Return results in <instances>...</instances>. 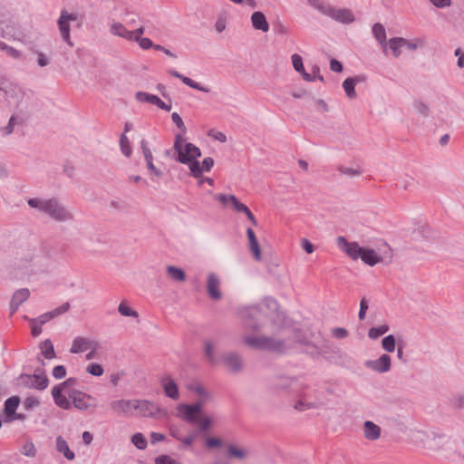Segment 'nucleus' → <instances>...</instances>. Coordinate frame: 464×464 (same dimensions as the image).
Masks as SVG:
<instances>
[{
	"mask_svg": "<svg viewBox=\"0 0 464 464\" xmlns=\"http://www.w3.org/2000/svg\"><path fill=\"white\" fill-rule=\"evenodd\" d=\"M408 438L415 446L431 451L442 450L450 440L445 433L420 429L409 430Z\"/></svg>",
	"mask_w": 464,
	"mask_h": 464,
	"instance_id": "f257e3e1",
	"label": "nucleus"
},
{
	"mask_svg": "<svg viewBox=\"0 0 464 464\" xmlns=\"http://www.w3.org/2000/svg\"><path fill=\"white\" fill-rule=\"evenodd\" d=\"M173 150V160L179 163H189L192 160H198L202 155L200 149L191 142H187L182 133L175 135Z\"/></svg>",
	"mask_w": 464,
	"mask_h": 464,
	"instance_id": "f03ea898",
	"label": "nucleus"
},
{
	"mask_svg": "<svg viewBox=\"0 0 464 464\" xmlns=\"http://www.w3.org/2000/svg\"><path fill=\"white\" fill-rule=\"evenodd\" d=\"M244 343L256 350L266 352L283 353L285 349L284 340H276L266 335H248L244 338Z\"/></svg>",
	"mask_w": 464,
	"mask_h": 464,
	"instance_id": "7ed1b4c3",
	"label": "nucleus"
},
{
	"mask_svg": "<svg viewBox=\"0 0 464 464\" xmlns=\"http://www.w3.org/2000/svg\"><path fill=\"white\" fill-rule=\"evenodd\" d=\"M244 325L252 331H259L267 321V314L260 304L246 307L241 312Z\"/></svg>",
	"mask_w": 464,
	"mask_h": 464,
	"instance_id": "20e7f679",
	"label": "nucleus"
},
{
	"mask_svg": "<svg viewBox=\"0 0 464 464\" xmlns=\"http://www.w3.org/2000/svg\"><path fill=\"white\" fill-rule=\"evenodd\" d=\"M176 415L191 424L198 426L202 431L208 430L212 423L210 417L203 412L202 408H178Z\"/></svg>",
	"mask_w": 464,
	"mask_h": 464,
	"instance_id": "39448f33",
	"label": "nucleus"
},
{
	"mask_svg": "<svg viewBox=\"0 0 464 464\" xmlns=\"http://www.w3.org/2000/svg\"><path fill=\"white\" fill-rule=\"evenodd\" d=\"M78 384V379L75 377H69L63 382L54 385L52 388V396L56 406H71V401L64 394L72 387Z\"/></svg>",
	"mask_w": 464,
	"mask_h": 464,
	"instance_id": "423d86ee",
	"label": "nucleus"
},
{
	"mask_svg": "<svg viewBox=\"0 0 464 464\" xmlns=\"http://www.w3.org/2000/svg\"><path fill=\"white\" fill-rule=\"evenodd\" d=\"M78 16L75 13H69L66 9H63L60 17L57 20V25L61 33L62 39L70 46H73L71 41V26L70 22L77 20Z\"/></svg>",
	"mask_w": 464,
	"mask_h": 464,
	"instance_id": "0eeeda50",
	"label": "nucleus"
},
{
	"mask_svg": "<svg viewBox=\"0 0 464 464\" xmlns=\"http://www.w3.org/2000/svg\"><path fill=\"white\" fill-rule=\"evenodd\" d=\"M291 61L294 69L299 72L303 79L306 82H314L315 80H319L320 82H324V76L320 73V68L318 65H314L312 67V72L314 76L309 75V73L305 71L303 58L298 53H294L291 56Z\"/></svg>",
	"mask_w": 464,
	"mask_h": 464,
	"instance_id": "6e6552de",
	"label": "nucleus"
},
{
	"mask_svg": "<svg viewBox=\"0 0 464 464\" xmlns=\"http://www.w3.org/2000/svg\"><path fill=\"white\" fill-rule=\"evenodd\" d=\"M44 208V213L56 221L63 222L73 218L72 215L56 198H49Z\"/></svg>",
	"mask_w": 464,
	"mask_h": 464,
	"instance_id": "1a4fd4ad",
	"label": "nucleus"
},
{
	"mask_svg": "<svg viewBox=\"0 0 464 464\" xmlns=\"http://www.w3.org/2000/svg\"><path fill=\"white\" fill-rule=\"evenodd\" d=\"M338 247L353 260L360 259L363 246H361L356 241H349L343 236H338L336 238Z\"/></svg>",
	"mask_w": 464,
	"mask_h": 464,
	"instance_id": "9d476101",
	"label": "nucleus"
},
{
	"mask_svg": "<svg viewBox=\"0 0 464 464\" xmlns=\"http://www.w3.org/2000/svg\"><path fill=\"white\" fill-rule=\"evenodd\" d=\"M324 15L331 17L332 19L344 24H349L354 22L355 17L353 14V12L350 9L347 8H335L334 6H332L329 5L328 7H326V11L324 12Z\"/></svg>",
	"mask_w": 464,
	"mask_h": 464,
	"instance_id": "9b49d317",
	"label": "nucleus"
},
{
	"mask_svg": "<svg viewBox=\"0 0 464 464\" xmlns=\"http://www.w3.org/2000/svg\"><path fill=\"white\" fill-rule=\"evenodd\" d=\"M363 364L367 369H370L373 372L385 373L391 370L392 358L389 354L382 353L378 359L367 360Z\"/></svg>",
	"mask_w": 464,
	"mask_h": 464,
	"instance_id": "f8f14e48",
	"label": "nucleus"
},
{
	"mask_svg": "<svg viewBox=\"0 0 464 464\" xmlns=\"http://www.w3.org/2000/svg\"><path fill=\"white\" fill-rule=\"evenodd\" d=\"M220 360L232 373H238L243 370V360L236 352L224 353Z\"/></svg>",
	"mask_w": 464,
	"mask_h": 464,
	"instance_id": "ddd939ff",
	"label": "nucleus"
},
{
	"mask_svg": "<svg viewBox=\"0 0 464 464\" xmlns=\"http://www.w3.org/2000/svg\"><path fill=\"white\" fill-rule=\"evenodd\" d=\"M135 98L140 102H146L157 106L165 111H171V104L163 102L158 95L139 91L135 93Z\"/></svg>",
	"mask_w": 464,
	"mask_h": 464,
	"instance_id": "4468645a",
	"label": "nucleus"
},
{
	"mask_svg": "<svg viewBox=\"0 0 464 464\" xmlns=\"http://www.w3.org/2000/svg\"><path fill=\"white\" fill-rule=\"evenodd\" d=\"M298 379L295 376L278 375L273 381V388L276 391L294 392L298 389Z\"/></svg>",
	"mask_w": 464,
	"mask_h": 464,
	"instance_id": "2eb2a0df",
	"label": "nucleus"
},
{
	"mask_svg": "<svg viewBox=\"0 0 464 464\" xmlns=\"http://www.w3.org/2000/svg\"><path fill=\"white\" fill-rule=\"evenodd\" d=\"M206 288L207 294L210 299L218 301L222 298V293L220 291V280L216 274L210 273L208 276Z\"/></svg>",
	"mask_w": 464,
	"mask_h": 464,
	"instance_id": "dca6fc26",
	"label": "nucleus"
},
{
	"mask_svg": "<svg viewBox=\"0 0 464 464\" xmlns=\"http://www.w3.org/2000/svg\"><path fill=\"white\" fill-rule=\"evenodd\" d=\"M67 398L71 401V406H96L95 402L88 403L84 401L85 399L94 401V399L88 393L76 389H71L67 392Z\"/></svg>",
	"mask_w": 464,
	"mask_h": 464,
	"instance_id": "f3484780",
	"label": "nucleus"
},
{
	"mask_svg": "<svg viewBox=\"0 0 464 464\" xmlns=\"http://www.w3.org/2000/svg\"><path fill=\"white\" fill-rule=\"evenodd\" d=\"M246 234L248 241L249 251L253 255L255 260L260 261L262 259V249L255 231L251 227H247Z\"/></svg>",
	"mask_w": 464,
	"mask_h": 464,
	"instance_id": "a211bd4d",
	"label": "nucleus"
},
{
	"mask_svg": "<svg viewBox=\"0 0 464 464\" xmlns=\"http://www.w3.org/2000/svg\"><path fill=\"white\" fill-rule=\"evenodd\" d=\"M190 390L198 395V400L193 403L180 402L177 406H204L209 401L210 393L202 385H191Z\"/></svg>",
	"mask_w": 464,
	"mask_h": 464,
	"instance_id": "6ab92c4d",
	"label": "nucleus"
},
{
	"mask_svg": "<svg viewBox=\"0 0 464 464\" xmlns=\"http://www.w3.org/2000/svg\"><path fill=\"white\" fill-rule=\"evenodd\" d=\"M161 385L167 397L172 400H178L179 397V386L177 382L169 376L163 377Z\"/></svg>",
	"mask_w": 464,
	"mask_h": 464,
	"instance_id": "aec40b11",
	"label": "nucleus"
},
{
	"mask_svg": "<svg viewBox=\"0 0 464 464\" xmlns=\"http://www.w3.org/2000/svg\"><path fill=\"white\" fill-rule=\"evenodd\" d=\"M360 259L365 265L373 266L382 261V256L373 248L363 246Z\"/></svg>",
	"mask_w": 464,
	"mask_h": 464,
	"instance_id": "412c9836",
	"label": "nucleus"
},
{
	"mask_svg": "<svg viewBox=\"0 0 464 464\" xmlns=\"http://www.w3.org/2000/svg\"><path fill=\"white\" fill-rule=\"evenodd\" d=\"M251 23L255 30L262 31L263 33H266L269 30L267 19L261 11H255L251 14Z\"/></svg>",
	"mask_w": 464,
	"mask_h": 464,
	"instance_id": "4be33fe9",
	"label": "nucleus"
},
{
	"mask_svg": "<svg viewBox=\"0 0 464 464\" xmlns=\"http://www.w3.org/2000/svg\"><path fill=\"white\" fill-rule=\"evenodd\" d=\"M1 418L5 423L12 422L14 420L24 421L26 415L17 411V408H4L1 413Z\"/></svg>",
	"mask_w": 464,
	"mask_h": 464,
	"instance_id": "5701e85b",
	"label": "nucleus"
},
{
	"mask_svg": "<svg viewBox=\"0 0 464 464\" xmlns=\"http://www.w3.org/2000/svg\"><path fill=\"white\" fill-rule=\"evenodd\" d=\"M364 437L370 440H375L381 436V428L371 420H366L363 424Z\"/></svg>",
	"mask_w": 464,
	"mask_h": 464,
	"instance_id": "b1692460",
	"label": "nucleus"
},
{
	"mask_svg": "<svg viewBox=\"0 0 464 464\" xmlns=\"http://www.w3.org/2000/svg\"><path fill=\"white\" fill-rule=\"evenodd\" d=\"M227 450V457L243 460L248 456V451L241 447H238L232 443H227L225 445Z\"/></svg>",
	"mask_w": 464,
	"mask_h": 464,
	"instance_id": "393cba45",
	"label": "nucleus"
},
{
	"mask_svg": "<svg viewBox=\"0 0 464 464\" xmlns=\"http://www.w3.org/2000/svg\"><path fill=\"white\" fill-rule=\"evenodd\" d=\"M140 410V414L143 417H150L156 420H161L168 416V412L165 408H139Z\"/></svg>",
	"mask_w": 464,
	"mask_h": 464,
	"instance_id": "a878e982",
	"label": "nucleus"
},
{
	"mask_svg": "<svg viewBox=\"0 0 464 464\" xmlns=\"http://www.w3.org/2000/svg\"><path fill=\"white\" fill-rule=\"evenodd\" d=\"M372 33L376 41L382 46L383 49L387 46L386 31L381 23H375L372 25Z\"/></svg>",
	"mask_w": 464,
	"mask_h": 464,
	"instance_id": "bb28decb",
	"label": "nucleus"
},
{
	"mask_svg": "<svg viewBox=\"0 0 464 464\" xmlns=\"http://www.w3.org/2000/svg\"><path fill=\"white\" fill-rule=\"evenodd\" d=\"M111 33L114 35L122 37L126 40L132 41V33L128 30L121 23H113L111 26Z\"/></svg>",
	"mask_w": 464,
	"mask_h": 464,
	"instance_id": "cd10ccee",
	"label": "nucleus"
},
{
	"mask_svg": "<svg viewBox=\"0 0 464 464\" xmlns=\"http://www.w3.org/2000/svg\"><path fill=\"white\" fill-rule=\"evenodd\" d=\"M167 275L174 281L179 283L184 282L187 278L184 269L176 266H168Z\"/></svg>",
	"mask_w": 464,
	"mask_h": 464,
	"instance_id": "c85d7f7f",
	"label": "nucleus"
},
{
	"mask_svg": "<svg viewBox=\"0 0 464 464\" xmlns=\"http://www.w3.org/2000/svg\"><path fill=\"white\" fill-rule=\"evenodd\" d=\"M215 198L218 200L223 206H227L228 203H230L235 211L237 210V206L241 204V201L237 198V197L232 194H217Z\"/></svg>",
	"mask_w": 464,
	"mask_h": 464,
	"instance_id": "c756f323",
	"label": "nucleus"
},
{
	"mask_svg": "<svg viewBox=\"0 0 464 464\" xmlns=\"http://www.w3.org/2000/svg\"><path fill=\"white\" fill-rule=\"evenodd\" d=\"M40 349H41L42 355L45 359L51 360V359H53L56 357L53 344L50 339H46V340L43 341L40 343Z\"/></svg>",
	"mask_w": 464,
	"mask_h": 464,
	"instance_id": "7c9ffc66",
	"label": "nucleus"
},
{
	"mask_svg": "<svg viewBox=\"0 0 464 464\" xmlns=\"http://www.w3.org/2000/svg\"><path fill=\"white\" fill-rule=\"evenodd\" d=\"M90 342L83 337H76L72 341V347L70 348L71 353H80L86 351L89 347Z\"/></svg>",
	"mask_w": 464,
	"mask_h": 464,
	"instance_id": "2f4dec72",
	"label": "nucleus"
},
{
	"mask_svg": "<svg viewBox=\"0 0 464 464\" xmlns=\"http://www.w3.org/2000/svg\"><path fill=\"white\" fill-rule=\"evenodd\" d=\"M31 380L33 382V389L38 391L45 390L49 385V378L47 375L31 374Z\"/></svg>",
	"mask_w": 464,
	"mask_h": 464,
	"instance_id": "473e14b6",
	"label": "nucleus"
},
{
	"mask_svg": "<svg viewBox=\"0 0 464 464\" xmlns=\"http://www.w3.org/2000/svg\"><path fill=\"white\" fill-rule=\"evenodd\" d=\"M56 450L69 460H72L75 457L74 453L69 449L68 443L61 436L56 439Z\"/></svg>",
	"mask_w": 464,
	"mask_h": 464,
	"instance_id": "72a5a7b5",
	"label": "nucleus"
},
{
	"mask_svg": "<svg viewBox=\"0 0 464 464\" xmlns=\"http://www.w3.org/2000/svg\"><path fill=\"white\" fill-rule=\"evenodd\" d=\"M14 386L20 388L33 389L31 373H21L19 376L15 377L13 381Z\"/></svg>",
	"mask_w": 464,
	"mask_h": 464,
	"instance_id": "f704fd0d",
	"label": "nucleus"
},
{
	"mask_svg": "<svg viewBox=\"0 0 464 464\" xmlns=\"http://www.w3.org/2000/svg\"><path fill=\"white\" fill-rule=\"evenodd\" d=\"M342 85H343V88L344 90V92H345L347 98H349L350 100H353L357 97V93L355 91L356 84L354 83V81H353V79H352V77H347L343 82Z\"/></svg>",
	"mask_w": 464,
	"mask_h": 464,
	"instance_id": "c9c22d12",
	"label": "nucleus"
},
{
	"mask_svg": "<svg viewBox=\"0 0 464 464\" xmlns=\"http://www.w3.org/2000/svg\"><path fill=\"white\" fill-rule=\"evenodd\" d=\"M30 297V291L28 288H20L12 295L11 301L21 305Z\"/></svg>",
	"mask_w": 464,
	"mask_h": 464,
	"instance_id": "e433bc0d",
	"label": "nucleus"
},
{
	"mask_svg": "<svg viewBox=\"0 0 464 464\" xmlns=\"http://www.w3.org/2000/svg\"><path fill=\"white\" fill-rule=\"evenodd\" d=\"M402 37H392L389 39L387 44H389V48L392 50V54L395 58H398L401 53V48L402 47Z\"/></svg>",
	"mask_w": 464,
	"mask_h": 464,
	"instance_id": "4c0bfd02",
	"label": "nucleus"
},
{
	"mask_svg": "<svg viewBox=\"0 0 464 464\" xmlns=\"http://www.w3.org/2000/svg\"><path fill=\"white\" fill-rule=\"evenodd\" d=\"M389 330L390 326L386 324L375 327H371L368 331V336L372 340H376L382 335L385 334Z\"/></svg>",
	"mask_w": 464,
	"mask_h": 464,
	"instance_id": "58836bf2",
	"label": "nucleus"
},
{
	"mask_svg": "<svg viewBox=\"0 0 464 464\" xmlns=\"http://www.w3.org/2000/svg\"><path fill=\"white\" fill-rule=\"evenodd\" d=\"M382 347L387 353H393L396 349V337L393 334H388L382 340Z\"/></svg>",
	"mask_w": 464,
	"mask_h": 464,
	"instance_id": "ea45409f",
	"label": "nucleus"
},
{
	"mask_svg": "<svg viewBox=\"0 0 464 464\" xmlns=\"http://www.w3.org/2000/svg\"><path fill=\"white\" fill-rule=\"evenodd\" d=\"M204 354H205L207 361L208 362L209 364H211V365L217 364L218 361L214 354V344L209 341H206L204 343Z\"/></svg>",
	"mask_w": 464,
	"mask_h": 464,
	"instance_id": "a19ab883",
	"label": "nucleus"
},
{
	"mask_svg": "<svg viewBox=\"0 0 464 464\" xmlns=\"http://www.w3.org/2000/svg\"><path fill=\"white\" fill-rule=\"evenodd\" d=\"M119 142L121 153L126 157H130L132 153V149L126 134H121Z\"/></svg>",
	"mask_w": 464,
	"mask_h": 464,
	"instance_id": "79ce46f5",
	"label": "nucleus"
},
{
	"mask_svg": "<svg viewBox=\"0 0 464 464\" xmlns=\"http://www.w3.org/2000/svg\"><path fill=\"white\" fill-rule=\"evenodd\" d=\"M118 312L125 317H133L137 318L139 316V314L137 311L132 309L130 306L128 305L126 302H121L118 306Z\"/></svg>",
	"mask_w": 464,
	"mask_h": 464,
	"instance_id": "37998d69",
	"label": "nucleus"
},
{
	"mask_svg": "<svg viewBox=\"0 0 464 464\" xmlns=\"http://www.w3.org/2000/svg\"><path fill=\"white\" fill-rule=\"evenodd\" d=\"M184 165H188L190 170V175L195 179L202 178L203 176V169L198 160H192L189 163H183Z\"/></svg>",
	"mask_w": 464,
	"mask_h": 464,
	"instance_id": "c03bdc74",
	"label": "nucleus"
},
{
	"mask_svg": "<svg viewBox=\"0 0 464 464\" xmlns=\"http://www.w3.org/2000/svg\"><path fill=\"white\" fill-rule=\"evenodd\" d=\"M238 213H244L246 217V218L251 222V224L255 227L257 226V220L250 208L244 203L241 202L240 205L237 206V208L236 210Z\"/></svg>",
	"mask_w": 464,
	"mask_h": 464,
	"instance_id": "a18cd8bd",
	"label": "nucleus"
},
{
	"mask_svg": "<svg viewBox=\"0 0 464 464\" xmlns=\"http://www.w3.org/2000/svg\"><path fill=\"white\" fill-rule=\"evenodd\" d=\"M86 372L95 377H100L103 374V366L99 362H91L86 367Z\"/></svg>",
	"mask_w": 464,
	"mask_h": 464,
	"instance_id": "49530a36",
	"label": "nucleus"
},
{
	"mask_svg": "<svg viewBox=\"0 0 464 464\" xmlns=\"http://www.w3.org/2000/svg\"><path fill=\"white\" fill-rule=\"evenodd\" d=\"M27 203H28L30 208H37V209H39V210H41L42 212L44 213V211H45L44 208L48 204V199L43 200V199L38 198H32L28 199Z\"/></svg>",
	"mask_w": 464,
	"mask_h": 464,
	"instance_id": "de8ad7c7",
	"label": "nucleus"
},
{
	"mask_svg": "<svg viewBox=\"0 0 464 464\" xmlns=\"http://www.w3.org/2000/svg\"><path fill=\"white\" fill-rule=\"evenodd\" d=\"M20 452L26 457L34 458L36 455V449L33 441L29 440L23 445Z\"/></svg>",
	"mask_w": 464,
	"mask_h": 464,
	"instance_id": "09e8293b",
	"label": "nucleus"
},
{
	"mask_svg": "<svg viewBox=\"0 0 464 464\" xmlns=\"http://www.w3.org/2000/svg\"><path fill=\"white\" fill-rule=\"evenodd\" d=\"M131 442L139 450H144L147 447V440L141 433H135L134 435H132Z\"/></svg>",
	"mask_w": 464,
	"mask_h": 464,
	"instance_id": "8fccbe9b",
	"label": "nucleus"
},
{
	"mask_svg": "<svg viewBox=\"0 0 464 464\" xmlns=\"http://www.w3.org/2000/svg\"><path fill=\"white\" fill-rule=\"evenodd\" d=\"M43 325L44 324H41L38 318L30 319L31 334L34 337L39 336L42 333Z\"/></svg>",
	"mask_w": 464,
	"mask_h": 464,
	"instance_id": "3c124183",
	"label": "nucleus"
},
{
	"mask_svg": "<svg viewBox=\"0 0 464 464\" xmlns=\"http://www.w3.org/2000/svg\"><path fill=\"white\" fill-rule=\"evenodd\" d=\"M263 303L267 310H270L271 312H274V313L278 312L280 305L276 299L267 296V297L264 298Z\"/></svg>",
	"mask_w": 464,
	"mask_h": 464,
	"instance_id": "603ef678",
	"label": "nucleus"
},
{
	"mask_svg": "<svg viewBox=\"0 0 464 464\" xmlns=\"http://www.w3.org/2000/svg\"><path fill=\"white\" fill-rule=\"evenodd\" d=\"M140 149L145 161L153 160V155L150 149L149 148V142L145 139H142L140 141Z\"/></svg>",
	"mask_w": 464,
	"mask_h": 464,
	"instance_id": "864d4df0",
	"label": "nucleus"
},
{
	"mask_svg": "<svg viewBox=\"0 0 464 464\" xmlns=\"http://www.w3.org/2000/svg\"><path fill=\"white\" fill-rule=\"evenodd\" d=\"M71 304L69 302L63 303L62 305L49 311L52 314L53 319L69 311Z\"/></svg>",
	"mask_w": 464,
	"mask_h": 464,
	"instance_id": "5fc2aeb1",
	"label": "nucleus"
},
{
	"mask_svg": "<svg viewBox=\"0 0 464 464\" xmlns=\"http://www.w3.org/2000/svg\"><path fill=\"white\" fill-rule=\"evenodd\" d=\"M71 304L69 302L63 303L62 305L49 311L52 314L53 319L69 311Z\"/></svg>",
	"mask_w": 464,
	"mask_h": 464,
	"instance_id": "6e6d98bb",
	"label": "nucleus"
},
{
	"mask_svg": "<svg viewBox=\"0 0 464 464\" xmlns=\"http://www.w3.org/2000/svg\"><path fill=\"white\" fill-rule=\"evenodd\" d=\"M171 120L182 133H185L187 131V128L184 124V121L178 112H173L171 114Z\"/></svg>",
	"mask_w": 464,
	"mask_h": 464,
	"instance_id": "4d7b16f0",
	"label": "nucleus"
},
{
	"mask_svg": "<svg viewBox=\"0 0 464 464\" xmlns=\"http://www.w3.org/2000/svg\"><path fill=\"white\" fill-rule=\"evenodd\" d=\"M168 73L171 75L172 77L179 79L185 85L188 86L190 84L191 78L185 76L181 74L179 72H178L175 69H169Z\"/></svg>",
	"mask_w": 464,
	"mask_h": 464,
	"instance_id": "13d9d810",
	"label": "nucleus"
},
{
	"mask_svg": "<svg viewBox=\"0 0 464 464\" xmlns=\"http://www.w3.org/2000/svg\"><path fill=\"white\" fill-rule=\"evenodd\" d=\"M52 374L53 378L61 380L67 374L66 368L64 365H56L53 368Z\"/></svg>",
	"mask_w": 464,
	"mask_h": 464,
	"instance_id": "bf43d9fd",
	"label": "nucleus"
},
{
	"mask_svg": "<svg viewBox=\"0 0 464 464\" xmlns=\"http://www.w3.org/2000/svg\"><path fill=\"white\" fill-rule=\"evenodd\" d=\"M414 107H415V111L419 114L422 115L423 117L429 116L430 109H429L428 105L426 103H424L423 102L416 101Z\"/></svg>",
	"mask_w": 464,
	"mask_h": 464,
	"instance_id": "052dcab7",
	"label": "nucleus"
},
{
	"mask_svg": "<svg viewBox=\"0 0 464 464\" xmlns=\"http://www.w3.org/2000/svg\"><path fill=\"white\" fill-rule=\"evenodd\" d=\"M338 170L340 171L341 174L348 175L350 177L360 176L362 173L360 169H353L344 166H340L338 168Z\"/></svg>",
	"mask_w": 464,
	"mask_h": 464,
	"instance_id": "680f3d73",
	"label": "nucleus"
},
{
	"mask_svg": "<svg viewBox=\"0 0 464 464\" xmlns=\"http://www.w3.org/2000/svg\"><path fill=\"white\" fill-rule=\"evenodd\" d=\"M139 46L142 49V50H149L150 48H153L154 49V46L156 44H154L151 39L148 38V37H141L138 40L135 41Z\"/></svg>",
	"mask_w": 464,
	"mask_h": 464,
	"instance_id": "e2e57ef3",
	"label": "nucleus"
},
{
	"mask_svg": "<svg viewBox=\"0 0 464 464\" xmlns=\"http://www.w3.org/2000/svg\"><path fill=\"white\" fill-rule=\"evenodd\" d=\"M21 401L22 400L19 395L7 396L4 401L3 406H20Z\"/></svg>",
	"mask_w": 464,
	"mask_h": 464,
	"instance_id": "0e129e2a",
	"label": "nucleus"
},
{
	"mask_svg": "<svg viewBox=\"0 0 464 464\" xmlns=\"http://www.w3.org/2000/svg\"><path fill=\"white\" fill-rule=\"evenodd\" d=\"M15 124L16 117L14 115H12L8 121L7 125L3 129L4 135H10L11 133H13Z\"/></svg>",
	"mask_w": 464,
	"mask_h": 464,
	"instance_id": "69168bd1",
	"label": "nucleus"
},
{
	"mask_svg": "<svg viewBox=\"0 0 464 464\" xmlns=\"http://www.w3.org/2000/svg\"><path fill=\"white\" fill-rule=\"evenodd\" d=\"M333 336L336 339L346 338L349 334L348 331L343 327H336L332 331Z\"/></svg>",
	"mask_w": 464,
	"mask_h": 464,
	"instance_id": "338daca9",
	"label": "nucleus"
},
{
	"mask_svg": "<svg viewBox=\"0 0 464 464\" xmlns=\"http://www.w3.org/2000/svg\"><path fill=\"white\" fill-rule=\"evenodd\" d=\"M155 464H175V460L168 455H160L156 458Z\"/></svg>",
	"mask_w": 464,
	"mask_h": 464,
	"instance_id": "774afa93",
	"label": "nucleus"
}]
</instances>
